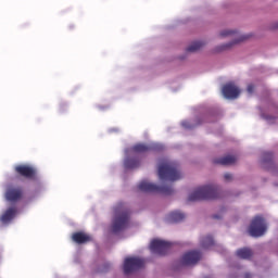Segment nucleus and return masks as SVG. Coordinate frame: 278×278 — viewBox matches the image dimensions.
<instances>
[{
    "mask_svg": "<svg viewBox=\"0 0 278 278\" xmlns=\"http://www.w3.org/2000/svg\"><path fill=\"white\" fill-rule=\"evenodd\" d=\"M159 179L161 181H179L181 179L179 164L166 159L162 160L159 165Z\"/></svg>",
    "mask_w": 278,
    "mask_h": 278,
    "instance_id": "f257e3e1",
    "label": "nucleus"
},
{
    "mask_svg": "<svg viewBox=\"0 0 278 278\" xmlns=\"http://www.w3.org/2000/svg\"><path fill=\"white\" fill-rule=\"evenodd\" d=\"M220 191L216 185H206L197 188L189 194L188 201H212V199H218Z\"/></svg>",
    "mask_w": 278,
    "mask_h": 278,
    "instance_id": "f03ea898",
    "label": "nucleus"
},
{
    "mask_svg": "<svg viewBox=\"0 0 278 278\" xmlns=\"http://www.w3.org/2000/svg\"><path fill=\"white\" fill-rule=\"evenodd\" d=\"M115 218L112 225L113 233H118L129 227V211L125 207L124 203H118L114 207Z\"/></svg>",
    "mask_w": 278,
    "mask_h": 278,
    "instance_id": "7ed1b4c3",
    "label": "nucleus"
},
{
    "mask_svg": "<svg viewBox=\"0 0 278 278\" xmlns=\"http://www.w3.org/2000/svg\"><path fill=\"white\" fill-rule=\"evenodd\" d=\"M138 188L141 192H151L154 194H173L174 190L173 187L169 186H157L155 184L149 182L147 180L141 181L138 185Z\"/></svg>",
    "mask_w": 278,
    "mask_h": 278,
    "instance_id": "20e7f679",
    "label": "nucleus"
},
{
    "mask_svg": "<svg viewBox=\"0 0 278 278\" xmlns=\"http://www.w3.org/2000/svg\"><path fill=\"white\" fill-rule=\"evenodd\" d=\"M266 229L267 227L264 217L255 216L251 222L249 233L252 238H261V236L266 233Z\"/></svg>",
    "mask_w": 278,
    "mask_h": 278,
    "instance_id": "39448f33",
    "label": "nucleus"
},
{
    "mask_svg": "<svg viewBox=\"0 0 278 278\" xmlns=\"http://www.w3.org/2000/svg\"><path fill=\"white\" fill-rule=\"evenodd\" d=\"M144 268V260L140 257H126L124 261V274L131 275L136 270Z\"/></svg>",
    "mask_w": 278,
    "mask_h": 278,
    "instance_id": "423d86ee",
    "label": "nucleus"
},
{
    "mask_svg": "<svg viewBox=\"0 0 278 278\" xmlns=\"http://www.w3.org/2000/svg\"><path fill=\"white\" fill-rule=\"evenodd\" d=\"M220 38H227V37H232L235 40L230 43L224 45L220 47V51H225L226 49H231L233 45H238L239 42H244L248 36H239L238 31L236 30H223L219 33Z\"/></svg>",
    "mask_w": 278,
    "mask_h": 278,
    "instance_id": "0eeeda50",
    "label": "nucleus"
},
{
    "mask_svg": "<svg viewBox=\"0 0 278 278\" xmlns=\"http://www.w3.org/2000/svg\"><path fill=\"white\" fill-rule=\"evenodd\" d=\"M150 251L156 255H166L170 251V242L164 240L154 239L150 243Z\"/></svg>",
    "mask_w": 278,
    "mask_h": 278,
    "instance_id": "6e6552de",
    "label": "nucleus"
},
{
    "mask_svg": "<svg viewBox=\"0 0 278 278\" xmlns=\"http://www.w3.org/2000/svg\"><path fill=\"white\" fill-rule=\"evenodd\" d=\"M14 172L18 177H24V179H36L37 170L31 165H16Z\"/></svg>",
    "mask_w": 278,
    "mask_h": 278,
    "instance_id": "1a4fd4ad",
    "label": "nucleus"
},
{
    "mask_svg": "<svg viewBox=\"0 0 278 278\" xmlns=\"http://www.w3.org/2000/svg\"><path fill=\"white\" fill-rule=\"evenodd\" d=\"M201 252L193 250L185 253L181 257V264L184 266H194L201 261Z\"/></svg>",
    "mask_w": 278,
    "mask_h": 278,
    "instance_id": "9d476101",
    "label": "nucleus"
},
{
    "mask_svg": "<svg viewBox=\"0 0 278 278\" xmlns=\"http://www.w3.org/2000/svg\"><path fill=\"white\" fill-rule=\"evenodd\" d=\"M5 199L10 203H18L23 199V189L22 187H10L5 191Z\"/></svg>",
    "mask_w": 278,
    "mask_h": 278,
    "instance_id": "9b49d317",
    "label": "nucleus"
},
{
    "mask_svg": "<svg viewBox=\"0 0 278 278\" xmlns=\"http://www.w3.org/2000/svg\"><path fill=\"white\" fill-rule=\"evenodd\" d=\"M222 92L226 99H238L240 97V89L233 83L226 84Z\"/></svg>",
    "mask_w": 278,
    "mask_h": 278,
    "instance_id": "f8f14e48",
    "label": "nucleus"
},
{
    "mask_svg": "<svg viewBox=\"0 0 278 278\" xmlns=\"http://www.w3.org/2000/svg\"><path fill=\"white\" fill-rule=\"evenodd\" d=\"M238 162V157L236 155H226L220 159H215L213 164H219L220 166H231Z\"/></svg>",
    "mask_w": 278,
    "mask_h": 278,
    "instance_id": "ddd939ff",
    "label": "nucleus"
},
{
    "mask_svg": "<svg viewBox=\"0 0 278 278\" xmlns=\"http://www.w3.org/2000/svg\"><path fill=\"white\" fill-rule=\"evenodd\" d=\"M72 240L76 242V244H86L87 242H92V237L86 232H75L72 236Z\"/></svg>",
    "mask_w": 278,
    "mask_h": 278,
    "instance_id": "4468645a",
    "label": "nucleus"
},
{
    "mask_svg": "<svg viewBox=\"0 0 278 278\" xmlns=\"http://www.w3.org/2000/svg\"><path fill=\"white\" fill-rule=\"evenodd\" d=\"M154 149L155 148L153 146H149L147 143H137L132 146L131 152L142 154V153H149V151H153Z\"/></svg>",
    "mask_w": 278,
    "mask_h": 278,
    "instance_id": "2eb2a0df",
    "label": "nucleus"
},
{
    "mask_svg": "<svg viewBox=\"0 0 278 278\" xmlns=\"http://www.w3.org/2000/svg\"><path fill=\"white\" fill-rule=\"evenodd\" d=\"M16 216V207H9L0 217L1 223L4 225L10 223Z\"/></svg>",
    "mask_w": 278,
    "mask_h": 278,
    "instance_id": "dca6fc26",
    "label": "nucleus"
},
{
    "mask_svg": "<svg viewBox=\"0 0 278 278\" xmlns=\"http://www.w3.org/2000/svg\"><path fill=\"white\" fill-rule=\"evenodd\" d=\"M184 218H186V214H184L179 211L172 212L167 216V223H181V220H184Z\"/></svg>",
    "mask_w": 278,
    "mask_h": 278,
    "instance_id": "f3484780",
    "label": "nucleus"
},
{
    "mask_svg": "<svg viewBox=\"0 0 278 278\" xmlns=\"http://www.w3.org/2000/svg\"><path fill=\"white\" fill-rule=\"evenodd\" d=\"M124 166L127 169L138 168V166H140V159H138V157H127L124 161Z\"/></svg>",
    "mask_w": 278,
    "mask_h": 278,
    "instance_id": "a211bd4d",
    "label": "nucleus"
},
{
    "mask_svg": "<svg viewBox=\"0 0 278 278\" xmlns=\"http://www.w3.org/2000/svg\"><path fill=\"white\" fill-rule=\"evenodd\" d=\"M237 257H240V260H251L253 251L249 248L239 249L237 250Z\"/></svg>",
    "mask_w": 278,
    "mask_h": 278,
    "instance_id": "6ab92c4d",
    "label": "nucleus"
},
{
    "mask_svg": "<svg viewBox=\"0 0 278 278\" xmlns=\"http://www.w3.org/2000/svg\"><path fill=\"white\" fill-rule=\"evenodd\" d=\"M205 46V42L202 41H194L192 42L187 49V53H194V51H199V49H202Z\"/></svg>",
    "mask_w": 278,
    "mask_h": 278,
    "instance_id": "aec40b11",
    "label": "nucleus"
},
{
    "mask_svg": "<svg viewBox=\"0 0 278 278\" xmlns=\"http://www.w3.org/2000/svg\"><path fill=\"white\" fill-rule=\"evenodd\" d=\"M201 245L203 249H210V247H214V237L213 236H206L202 239Z\"/></svg>",
    "mask_w": 278,
    "mask_h": 278,
    "instance_id": "412c9836",
    "label": "nucleus"
},
{
    "mask_svg": "<svg viewBox=\"0 0 278 278\" xmlns=\"http://www.w3.org/2000/svg\"><path fill=\"white\" fill-rule=\"evenodd\" d=\"M263 162H264V164H268V163L273 162V153H270V152L263 153Z\"/></svg>",
    "mask_w": 278,
    "mask_h": 278,
    "instance_id": "4be33fe9",
    "label": "nucleus"
},
{
    "mask_svg": "<svg viewBox=\"0 0 278 278\" xmlns=\"http://www.w3.org/2000/svg\"><path fill=\"white\" fill-rule=\"evenodd\" d=\"M247 91L249 94H253L255 92V86L253 84L248 85Z\"/></svg>",
    "mask_w": 278,
    "mask_h": 278,
    "instance_id": "5701e85b",
    "label": "nucleus"
},
{
    "mask_svg": "<svg viewBox=\"0 0 278 278\" xmlns=\"http://www.w3.org/2000/svg\"><path fill=\"white\" fill-rule=\"evenodd\" d=\"M224 179H225V181H231L233 179V175L226 173L224 175Z\"/></svg>",
    "mask_w": 278,
    "mask_h": 278,
    "instance_id": "b1692460",
    "label": "nucleus"
},
{
    "mask_svg": "<svg viewBox=\"0 0 278 278\" xmlns=\"http://www.w3.org/2000/svg\"><path fill=\"white\" fill-rule=\"evenodd\" d=\"M182 127H185L186 129H192V127L194 126L190 125L189 122H182Z\"/></svg>",
    "mask_w": 278,
    "mask_h": 278,
    "instance_id": "393cba45",
    "label": "nucleus"
},
{
    "mask_svg": "<svg viewBox=\"0 0 278 278\" xmlns=\"http://www.w3.org/2000/svg\"><path fill=\"white\" fill-rule=\"evenodd\" d=\"M66 110V104H60V112H64Z\"/></svg>",
    "mask_w": 278,
    "mask_h": 278,
    "instance_id": "a878e982",
    "label": "nucleus"
},
{
    "mask_svg": "<svg viewBox=\"0 0 278 278\" xmlns=\"http://www.w3.org/2000/svg\"><path fill=\"white\" fill-rule=\"evenodd\" d=\"M213 218H220V216H218V215H213Z\"/></svg>",
    "mask_w": 278,
    "mask_h": 278,
    "instance_id": "bb28decb",
    "label": "nucleus"
},
{
    "mask_svg": "<svg viewBox=\"0 0 278 278\" xmlns=\"http://www.w3.org/2000/svg\"><path fill=\"white\" fill-rule=\"evenodd\" d=\"M251 276L249 274L245 275V278H250Z\"/></svg>",
    "mask_w": 278,
    "mask_h": 278,
    "instance_id": "cd10ccee",
    "label": "nucleus"
},
{
    "mask_svg": "<svg viewBox=\"0 0 278 278\" xmlns=\"http://www.w3.org/2000/svg\"><path fill=\"white\" fill-rule=\"evenodd\" d=\"M276 28L278 29V23L276 24Z\"/></svg>",
    "mask_w": 278,
    "mask_h": 278,
    "instance_id": "c85d7f7f",
    "label": "nucleus"
}]
</instances>
